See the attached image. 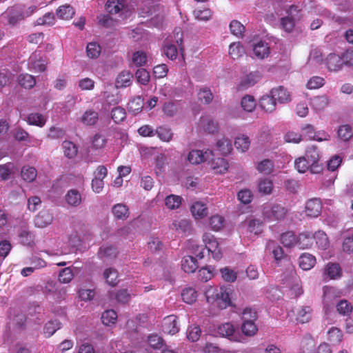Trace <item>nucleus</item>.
Returning <instances> with one entry per match:
<instances>
[{"label": "nucleus", "instance_id": "nucleus-27", "mask_svg": "<svg viewBox=\"0 0 353 353\" xmlns=\"http://www.w3.org/2000/svg\"><path fill=\"white\" fill-rule=\"evenodd\" d=\"M103 275L106 283L111 286H115L119 282L118 272L114 268H106Z\"/></svg>", "mask_w": 353, "mask_h": 353}, {"label": "nucleus", "instance_id": "nucleus-23", "mask_svg": "<svg viewBox=\"0 0 353 353\" xmlns=\"http://www.w3.org/2000/svg\"><path fill=\"white\" fill-rule=\"evenodd\" d=\"M65 201L70 206L77 207L79 205L82 201L81 193L74 189L70 190L65 195Z\"/></svg>", "mask_w": 353, "mask_h": 353}, {"label": "nucleus", "instance_id": "nucleus-60", "mask_svg": "<svg viewBox=\"0 0 353 353\" xmlns=\"http://www.w3.org/2000/svg\"><path fill=\"white\" fill-rule=\"evenodd\" d=\"M14 168V165L11 162L0 165V179L3 181L8 180Z\"/></svg>", "mask_w": 353, "mask_h": 353}, {"label": "nucleus", "instance_id": "nucleus-10", "mask_svg": "<svg viewBox=\"0 0 353 353\" xmlns=\"http://www.w3.org/2000/svg\"><path fill=\"white\" fill-rule=\"evenodd\" d=\"M302 131L310 139L315 140L317 141H328L330 139V134L325 131H319V134H322V137H317L316 133L314 131V128L310 125L307 124L301 128Z\"/></svg>", "mask_w": 353, "mask_h": 353}, {"label": "nucleus", "instance_id": "nucleus-13", "mask_svg": "<svg viewBox=\"0 0 353 353\" xmlns=\"http://www.w3.org/2000/svg\"><path fill=\"white\" fill-rule=\"evenodd\" d=\"M201 130L210 134H213L218 130V123L208 117H202L199 122Z\"/></svg>", "mask_w": 353, "mask_h": 353}, {"label": "nucleus", "instance_id": "nucleus-44", "mask_svg": "<svg viewBox=\"0 0 353 353\" xmlns=\"http://www.w3.org/2000/svg\"><path fill=\"white\" fill-rule=\"evenodd\" d=\"M179 110V103L176 102H167L163 106V111L164 114L169 117H174Z\"/></svg>", "mask_w": 353, "mask_h": 353}, {"label": "nucleus", "instance_id": "nucleus-54", "mask_svg": "<svg viewBox=\"0 0 353 353\" xmlns=\"http://www.w3.org/2000/svg\"><path fill=\"white\" fill-rule=\"evenodd\" d=\"M327 334L329 340L333 345H337L342 341L343 333L336 327L330 328Z\"/></svg>", "mask_w": 353, "mask_h": 353}, {"label": "nucleus", "instance_id": "nucleus-29", "mask_svg": "<svg viewBox=\"0 0 353 353\" xmlns=\"http://www.w3.org/2000/svg\"><path fill=\"white\" fill-rule=\"evenodd\" d=\"M234 327L230 323H225L218 326L216 332L223 337L232 339L234 333Z\"/></svg>", "mask_w": 353, "mask_h": 353}, {"label": "nucleus", "instance_id": "nucleus-34", "mask_svg": "<svg viewBox=\"0 0 353 353\" xmlns=\"http://www.w3.org/2000/svg\"><path fill=\"white\" fill-rule=\"evenodd\" d=\"M312 105L316 111H321L324 110L329 103L328 98L325 96H316L312 99Z\"/></svg>", "mask_w": 353, "mask_h": 353}, {"label": "nucleus", "instance_id": "nucleus-50", "mask_svg": "<svg viewBox=\"0 0 353 353\" xmlns=\"http://www.w3.org/2000/svg\"><path fill=\"white\" fill-rule=\"evenodd\" d=\"M243 333L248 336H252L257 332L258 328L254 321H243L241 325Z\"/></svg>", "mask_w": 353, "mask_h": 353}, {"label": "nucleus", "instance_id": "nucleus-35", "mask_svg": "<svg viewBox=\"0 0 353 353\" xmlns=\"http://www.w3.org/2000/svg\"><path fill=\"white\" fill-rule=\"evenodd\" d=\"M263 229V222L259 219H252L248 221V230L256 235L262 232Z\"/></svg>", "mask_w": 353, "mask_h": 353}, {"label": "nucleus", "instance_id": "nucleus-4", "mask_svg": "<svg viewBox=\"0 0 353 353\" xmlns=\"http://www.w3.org/2000/svg\"><path fill=\"white\" fill-rule=\"evenodd\" d=\"M1 18L3 21H6L7 24L14 26L25 18V14L21 8L12 7L3 13Z\"/></svg>", "mask_w": 353, "mask_h": 353}, {"label": "nucleus", "instance_id": "nucleus-47", "mask_svg": "<svg viewBox=\"0 0 353 353\" xmlns=\"http://www.w3.org/2000/svg\"><path fill=\"white\" fill-rule=\"evenodd\" d=\"M191 223L188 219L175 221L172 223V229H175L176 230L181 231L183 233L189 232L191 230Z\"/></svg>", "mask_w": 353, "mask_h": 353}, {"label": "nucleus", "instance_id": "nucleus-21", "mask_svg": "<svg viewBox=\"0 0 353 353\" xmlns=\"http://www.w3.org/2000/svg\"><path fill=\"white\" fill-rule=\"evenodd\" d=\"M163 330L164 332L172 335L177 333L179 330V328L177 326L176 317L171 316L165 318L163 325Z\"/></svg>", "mask_w": 353, "mask_h": 353}, {"label": "nucleus", "instance_id": "nucleus-64", "mask_svg": "<svg viewBox=\"0 0 353 353\" xmlns=\"http://www.w3.org/2000/svg\"><path fill=\"white\" fill-rule=\"evenodd\" d=\"M135 78L137 81L142 85H146L150 81V74L144 68L138 69L135 72Z\"/></svg>", "mask_w": 353, "mask_h": 353}, {"label": "nucleus", "instance_id": "nucleus-5", "mask_svg": "<svg viewBox=\"0 0 353 353\" xmlns=\"http://www.w3.org/2000/svg\"><path fill=\"white\" fill-rule=\"evenodd\" d=\"M47 61L39 53L34 52L29 58L28 66L30 70L42 72L46 70Z\"/></svg>", "mask_w": 353, "mask_h": 353}, {"label": "nucleus", "instance_id": "nucleus-57", "mask_svg": "<svg viewBox=\"0 0 353 353\" xmlns=\"http://www.w3.org/2000/svg\"><path fill=\"white\" fill-rule=\"evenodd\" d=\"M258 189L259 192L263 194H270L273 189V183L270 179H262L259 183Z\"/></svg>", "mask_w": 353, "mask_h": 353}, {"label": "nucleus", "instance_id": "nucleus-59", "mask_svg": "<svg viewBox=\"0 0 353 353\" xmlns=\"http://www.w3.org/2000/svg\"><path fill=\"white\" fill-rule=\"evenodd\" d=\"M60 327L61 323L58 320L50 321L45 325L44 333L50 337Z\"/></svg>", "mask_w": 353, "mask_h": 353}, {"label": "nucleus", "instance_id": "nucleus-40", "mask_svg": "<svg viewBox=\"0 0 353 353\" xmlns=\"http://www.w3.org/2000/svg\"><path fill=\"white\" fill-rule=\"evenodd\" d=\"M337 134L341 140L347 141L352 137L353 132L350 125H342L339 128Z\"/></svg>", "mask_w": 353, "mask_h": 353}, {"label": "nucleus", "instance_id": "nucleus-46", "mask_svg": "<svg viewBox=\"0 0 353 353\" xmlns=\"http://www.w3.org/2000/svg\"><path fill=\"white\" fill-rule=\"evenodd\" d=\"M250 141L247 136L241 135L237 137L234 141V145L241 152H245L250 148Z\"/></svg>", "mask_w": 353, "mask_h": 353}, {"label": "nucleus", "instance_id": "nucleus-16", "mask_svg": "<svg viewBox=\"0 0 353 353\" xmlns=\"http://www.w3.org/2000/svg\"><path fill=\"white\" fill-rule=\"evenodd\" d=\"M132 74L129 71L123 70L121 72L116 79V87L117 88H122L130 86L132 83Z\"/></svg>", "mask_w": 353, "mask_h": 353}, {"label": "nucleus", "instance_id": "nucleus-6", "mask_svg": "<svg viewBox=\"0 0 353 353\" xmlns=\"http://www.w3.org/2000/svg\"><path fill=\"white\" fill-rule=\"evenodd\" d=\"M212 155V152L209 150L205 152L199 150H193L190 152L188 159L192 164H199L201 162L210 161V158Z\"/></svg>", "mask_w": 353, "mask_h": 353}, {"label": "nucleus", "instance_id": "nucleus-38", "mask_svg": "<svg viewBox=\"0 0 353 353\" xmlns=\"http://www.w3.org/2000/svg\"><path fill=\"white\" fill-rule=\"evenodd\" d=\"M341 270L339 264L328 263L325 269V274L330 279H334L341 276Z\"/></svg>", "mask_w": 353, "mask_h": 353}, {"label": "nucleus", "instance_id": "nucleus-22", "mask_svg": "<svg viewBox=\"0 0 353 353\" xmlns=\"http://www.w3.org/2000/svg\"><path fill=\"white\" fill-rule=\"evenodd\" d=\"M99 120V114L92 109L87 110L82 115L81 121L85 125H94Z\"/></svg>", "mask_w": 353, "mask_h": 353}, {"label": "nucleus", "instance_id": "nucleus-63", "mask_svg": "<svg viewBox=\"0 0 353 353\" xmlns=\"http://www.w3.org/2000/svg\"><path fill=\"white\" fill-rule=\"evenodd\" d=\"M132 61L135 66L144 65L147 62V55L143 51H137L133 54Z\"/></svg>", "mask_w": 353, "mask_h": 353}, {"label": "nucleus", "instance_id": "nucleus-17", "mask_svg": "<svg viewBox=\"0 0 353 353\" xmlns=\"http://www.w3.org/2000/svg\"><path fill=\"white\" fill-rule=\"evenodd\" d=\"M210 166L216 174H223L228 169V163L223 158L210 159Z\"/></svg>", "mask_w": 353, "mask_h": 353}, {"label": "nucleus", "instance_id": "nucleus-25", "mask_svg": "<svg viewBox=\"0 0 353 353\" xmlns=\"http://www.w3.org/2000/svg\"><path fill=\"white\" fill-rule=\"evenodd\" d=\"M315 263V257L310 254L303 253L299 257V266L303 270H310L314 267Z\"/></svg>", "mask_w": 353, "mask_h": 353}, {"label": "nucleus", "instance_id": "nucleus-43", "mask_svg": "<svg viewBox=\"0 0 353 353\" xmlns=\"http://www.w3.org/2000/svg\"><path fill=\"white\" fill-rule=\"evenodd\" d=\"M181 298L184 302L192 304L196 300L197 292L194 288H187L183 290Z\"/></svg>", "mask_w": 353, "mask_h": 353}, {"label": "nucleus", "instance_id": "nucleus-56", "mask_svg": "<svg viewBox=\"0 0 353 353\" xmlns=\"http://www.w3.org/2000/svg\"><path fill=\"white\" fill-rule=\"evenodd\" d=\"M198 98L201 102L209 104L213 99V94L209 88H203L198 92Z\"/></svg>", "mask_w": 353, "mask_h": 353}, {"label": "nucleus", "instance_id": "nucleus-31", "mask_svg": "<svg viewBox=\"0 0 353 353\" xmlns=\"http://www.w3.org/2000/svg\"><path fill=\"white\" fill-rule=\"evenodd\" d=\"M297 237L294 232L289 231L283 233L281 236V242L285 248H292L296 245Z\"/></svg>", "mask_w": 353, "mask_h": 353}, {"label": "nucleus", "instance_id": "nucleus-1", "mask_svg": "<svg viewBox=\"0 0 353 353\" xmlns=\"http://www.w3.org/2000/svg\"><path fill=\"white\" fill-rule=\"evenodd\" d=\"M208 302L215 301L220 309H225L230 305V292L223 288L219 290L210 288L205 292Z\"/></svg>", "mask_w": 353, "mask_h": 353}, {"label": "nucleus", "instance_id": "nucleus-30", "mask_svg": "<svg viewBox=\"0 0 353 353\" xmlns=\"http://www.w3.org/2000/svg\"><path fill=\"white\" fill-rule=\"evenodd\" d=\"M316 243L321 250H326L330 245V241L327 234L323 231H318L313 234Z\"/></svg>", "mask_w": 353, "mask_h": 353}, {"label": "nucleus", "instance_id": "nucleus-28", "mask_svg": "<svg viewBox=\"0 0 353 353\" xmlns=\"http://www.w3.org/2000/svg\"><path fill=\"white\" fill-rule=\"evenodd\" d=\"M155 134L164 142H170L173 137L171 128L165 125L159 126L155 130Z\"/></svg>", "mask_w": 353, "mask_h": 353}, {"label": "nucleus", "instance_id": "nucleus-24", "mask_svg": "<svg viewBox=\"0 0 353 353\" xmlns=\"http://www.w3.org/2000/svg\"><path fill=\"white\" fill-rule=\"evenodd\" d=\"M198 268L197 261L191 256H184L181 261V268L185 272L192 273Z\"/></svg>", "mask_w": 353, "mask_h": 353}, {"label": "nucleus", "instance_id": "nucleus-58", "mask_svg": "<svg viewBox=\"0 0 353 353\" xmlns=\"http://www.w3.org/2000/svg\"><path fill=\"white\" fill-rule=\"evenodd\" d=\"M214 268L212 266L202 268L199 270V279L203 282H207L213 276Z\"/></svg>", "mask_w": 353, "mask_h": 353}, {"label": "nucleus", "instance_id": "nucleus-2", "mask_svg": "<svg viewBox=\"0 0 353 353\" xmlns=\"http://www.w3.org/2000/svg\"><path fill=\"white\" fill-rule=\"evenodd\" d=\"M304 157L312 165V173L319 174L323 170V165L320 163L319 151L316 146L308 147Z\"/></svg>", "mask_w": 353, "mask_h": 353}, {"label": "nucleus", "instance_id": "nucleus-7", "mask_svg": "<svg viewBox=\"0 0 353 353\" xmlns=\"http://www.w3.org/2000/svg\"><path fill=\"white\" fill-rule=\"evenodd\" d=\"M322 204L320 199L313 198L309 199L305 204L306 215L310 217H317L320 215Z\"/></svg>", "mask_w": 353, "mask_h": 353}, {"label": "nucleus", "instance_id": "nucleus-14", "mask_svg": "<svg viewBox=\"0 0 353 353\" xmlns=\"http://www.w3.org/2000/svg\"><path fill=\"white\" fill-rule=\"evenodd\" d=\"M270 94L275 99L276 101L280 103H288L290 101V94L289 92L283 86H279L272 88Z\"/></svg>", "mask_w": 353, "mask_h": 353}, {"label": "nucleus", "instance_id": "nucleus-19", "mask_svg": "<svg viewBox=\"0 0 353 353\" xmlns=\"http://www.w3.org/2000/svg\"><path fill=\"white\" fill-rule=\"evenodd\" d=\"M313 234L311 232H304L297 236L296 245L300 249H307L312 246L313 243Z\"/></svg>", "mask_w": 353, "mask_h": 353}, {"label": "nucleus", "instance_id": "nucleus-36", "mask_svg": "<svg viewBox=\"0 0 353 353\" xmlns=\"http://www.w3.org/2000/svg\"><path fill=\"white\" fill-rule=\"evenodd\" d=\"M245 53L243 46L239 43H232L229 47V54L233 59H237L242 57Z\"/></svg>", "mask_w": 353, "mask_h": 353}, {"label": "nucleus", "instance_id": "nucleus-41", "mask_svg": "<svg viewBox=\"0 0 353 353\" xmlns=\"http://www.w3.org/2000/svg\"><path fill=\"white\" fill-rule=\"evenodd\" d=\"M294 166L298 172L301 173H305L307 170H310L312 172V165L304 156L299 157L294 161Z\"/></svg>", "mask_w": 353, "mask_h": 353}, {"label": "nucleus", "instance_id": "nucleus-52", "mask_svg": "<svg viewBox=\"0 0 353 353\" xmlns=\"http://www.w3.org/2000/svg\"><path fill=\"white\" fill-rule=\"evenodd\" d=\"M62 145L65 157L72 159L77 155V148L72 142L65 141Z\"/></svg>", "mask_w": 353, "mask_h": 353}, {"label": "nucleus", "instance_id": "nucleus-55", "mask_svg": "<svg viewBox=\"0 0 353 353\" xmlns=\"http://www.w3.org/2000/svg\"><path fill=\"white\" fill-rule=\"evenodd\" d=\"M273 249L272 254L276 260H280L284 256V252L281 247L276 245L273 241H268L266 244V249Z\"/></svg>", "mask_w": 353, "mask_h": 353}, {"label": "nucleus", "instance_id": "nucleus-12", "mask_svg": "<svg viewBox=\"0 0 353 353\" xmlns=\"http://www.w3.org/2000/svg\"><path fill=\"white\" fill-rule=\"evenodd\" d=\"M325 63L328 70L334 72L340 70L344 64L343 58L337 54L332 53L327 56L325 59Z\"/></svg>", "mask_w": 353, "mask_h": 353}, {"label": "nucleus", "instance_id": "nucleus-45", "mask_svg": "<svg viewBox=\"0 0 353 353\" xmlns=\"http://www.w3.org/2000/svg\"><path fill=\"white\" fill-rule=\"evenodd\" d=\"M216 148L222 154H228L232 149V141L228 139L222 138L216 142Z\"/></svg>", "mask_w": 353, "mask_h": 353}, {"label": "nucleus", "instance_id": "nucleus-42", "mask_svg": "<svg viewBox=\"0 0 353 353\" xmlns=\"http://www.w3.org/2000/svg\"><path fill=\"white\" fill-rule=\"evenodd\" d=\"M74 14L73 8L69 5L60 6L57 10V15L62 19H69L72 17Z\"/></svg>", "mask_w": 353, "mask_h": 353}, {"label": "nucleus", "instance_id": "nucleus-3", "mask_svg": "<svg viewBox=\"0 0 353 353\" xmlns=\"http://www.w3.org/2000/svg\"><path fill=\"white\" fill-rule=\"evenodd\" d=\"M287 213L286 209L280 205L266 206L263 210L264 218L268 221H280L285 218Z\"/></svg>", "mask_w": 353, "mask_h": 353}, {"label": "nucleus", "instance_id": "nucleus-51", "mask_svg": "<svg viewBox=\"0 0 353 353\" xmlns=\"http://www.w3.org/2000/svg\"><path fill=\"white\" fill-rule=\"evenodd\" d=\"M117 319V314L113 310H106L101 315V321L105 325H110L115 323Z\"/></svg>", "mask_w": 353, "mask_h": 353}, {"label": "nucleus", "instance_id": "nucleus-62", "mask_svg": "<svg viewBox=\"0 0 353 353\" xmlns=\"http://www.w3.org/2000/svg\"><path fill=\"white\" fill-rule=\"evenodd\" d=\"M28 122L30 125L43 126L46 123L44 117L39 113H31L28 117Z\"/></svg>", "mask_w": 353, "mask_h": 353}, {"label": "nucleus", "instance_id": "nucleus-48", "mask_svg": "<svg viewBox=\"0 0 353 353\" xmlns=\"http://www.w3.org/2000/svg\"><path fill=\"white\" fill-rule=\"evenodd\" d=\"M143 100L140 97L131 100L128 105V109L130 112L137 114L142 110Z\"/></svg>", "mask_w": 353, "mask_h": 353}, {"label": "nucleus", "instance_id": "nucleus-33", "mask_svg": "<svg viewBox=\"0 0 353 353\" xmlns=\"http://www.w3.org/2000/svg\"><path fill=\"white\" fill-rule=\"evenodd\" d=\"M191 212L195 218L200 219L207 215L208 209L204 203L198 201L192 205Z\"/></svg>", "mask_w": 353, "mask_h": 353}, {"label": "nucleus", "instance_id": "nucleus-53", "mask_svg": "<svg viewBox=\"0 0 353 353\" xmlns=\"http://www.w3.org/2000/svg\"><path fill=\"white\" fill-rule=\"evenodd\" d=\"M291 276L293 281V285L290 288L292 294H294L295 296L302 294L303 293V290L300 283L299 278L296 275L295 272H291Z\"/></svg>", "mask_w": 353, "mask_h": 353}, {"label": "nucleus", "instance_id": "nucleus-32", "mask_svg": "<svg viewBox=\"0 0 353 353\" xmlns=\"http://www.w3.org/2000/svg\"><path fill=\"white\" fill-rule=\"evenodd\" d=\"M274 163L270 159H264L259 162L256 166V170L261 174H270L274 170Z\"/></svg>", "mask_w": 353, "mask_h": 353}, {"label": "nucleus", "instance_id": "nucleus-37", "mask_svg": "<svg viewBox=\"0 0 353 353\" xmlns=\"http://www.w3.org/2000/svg\"><path fill=\"white\" fill-rule=\"evenodd\" d=\"M37 170L34 167L23 166L21 171L22 179L27 182L33 181L37 177Z\"/></svg>", "mask_w": 353, "mask_h": 353}, {"label": "nucleus", "instance_id": "nucleus-9", "mask_svg": "<svg viewBox=\"0 0 353 353\" xmlns=\"http://www.w3.org/2000/svg\"><path fill=\"white\" fill-rule=\"evenodd\" d=\"M117 249L112 245H103L100 247L98 256L104 261H111L117 256Z\"/></svg>", "mask_w": 353, "mask_h": 353}, {"label": "nucleus", "instance_id": "nucleus-49", "mask_svg": "<svg viewBox=\"0 0 353 353\" xmlns=\"http://www.w3.org/2000/svg\"><path fill=\"white\" fill-rule=\"evenodd\" d=\"M19 83L22 87L30 89L34 87L36 81L33 76L29 74H24L19 75Z\"/></svg>", "mask_w": 353, "mask_h": 353}, {"label": "nucleus", "instance_id": "nucleus-11", "mask_svg": "<svg viewBox=\"0 0 353 353\" xmlns=\"http://www.w3.org/2000/svg\"><path fill=\"white\" fill-rule=\"evenodd\" d=\"M270 53V46L265 41H259L253 46V54L259 59L267 58Z\"/></svg>", "mask_w": 353, "mask_h": 353}, {"label": "nucleus", "instance_id": "nucleus-39", "mask_svg": "<svg viewBox=\"0 0 353 353\" xmlns=\"http://www.w3.org/2000/svg\"><path fill=\"white\" fill-rule=\"evenodd\" d=\"M241 105L245 111L251 112L255 109L256 103L253 96L247 94L242 98Z\"/></svg>", "mask_w": 353, "mask_h": 353}, {"label": "nucleus", "instance_id": "nucleus-26", "mask_svg": "<svg viewBox=\"0 0 353 353\" xmlns=\"http://www.w3.org/2000/svg\"><path fill=\"white\" fill-rule=\"evenodd\" d=\"M112 212L118 219L125 220L129 216L128 208L123 203H117L112 207Z\"/></svg>", "mask_w": 353, "mask_h": 353}, {"label": "nucleus", "instance_id": "nucleus-15", "mask_svg": "<svg viewBox=\"0 0 353 353\" xmlns=\"http://www.w3.org/2000/svg\"><path fill=\"white\" fill-rule=\"evenodd\" d=\"M53 216L48 210L41 211L34 218V224L38 228H45L52 222Z\"/></svg>", "mask_w": 353, "mask_h": 353}, {"label": "nucleus", "instance_id": "nucleus-8", "mask_svg": "<svg viewBox=\"0 0 353 353\" xmlns=\"http://www.w3.org/2000/svg\"><path fill=\"white\" fill-rule=\"evenodd\" d=\"M127 6L126 0H108L105 4V9L111 14L121 13V15L126 10Z\"/></svg>", "mask_w": 353, "mask_h": 353}, {"label": "nucleus", "instance_id": "nucleus-18", "mask_svg": "<svg viewBox=\"0 0 353 353\" xmlns=\"http://www.w3.org/2000/svg\"><path fill=\"white\" fill-rule=\"evenodd\" d=\"M276 101L273 96L270 95L263 96L259 101V106L268 112H272L276 109Z\"/></svg>", "mask_w": 353, "mask_h": 353}, {"label": "nucleus", "instance_id": "nucleus-61", "mask_svg": "<svg viewBox=\"0 0 353 353\" xmlns=\"http://www.w3.org/2000/svg\"><path fill=\"white\" fill-rule=\"evenodd\" d=\"M165 205L170 210L178 208L181 203V198L179 196L171 194L165 198Z\"/></svg>", "mask_w": 353, "mask_h": 353}, {"label": "nucleus", "instance_id": "nucleus-20", "mask_svg": "<svg viewBox=\"0 0 353 353\" xmlns=\"http://www.w3.org/2000/svg\"><path fill=\"white\" fill-rule=\"evenodd\" d=\"M259 76L257 74L250 73L243 77L238 85V90H245L256 83L259 81Z\"/></svg>", "mask_w": 353, "mask_h": 353}]
</instances>
